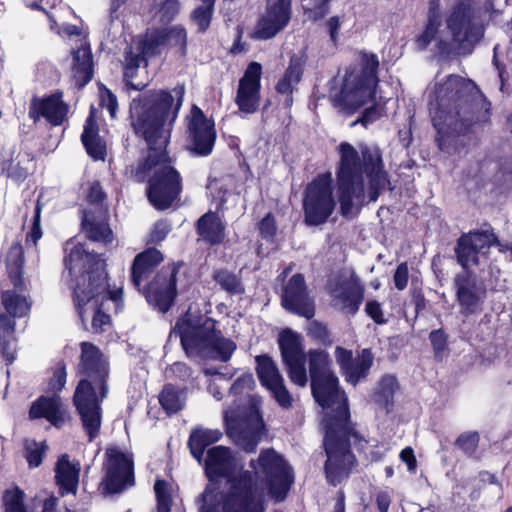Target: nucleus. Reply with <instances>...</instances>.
I'll return each mask as SVG.
<instances>
[{
	"instance_id": "nucleus-1",
	"label": "nucleus",
	"mask_w": 512,
	"mask_h": 512,
	"mask_svg": "<svg viewBox=\"0 0 512 512\" xmlns=\"http://www.w3.org/2000/svg\"><path fill=\"white\" fill-rule=\"evenodd\" d=\"M175 97L166 89L148 90L130 103V126L135 137L145 142L146 154L131 169L137 183H149L155 170L169 162L168 145L183 104L184 86L174 88Z\"/></svg>"
},
{
	"instance_id": "nucleus-2",
	"label": "nucleus",
	"mask_w": 512,
	"mask_h": 512,
	"mask_svg": "<svg viewBox=\"0 0 512 512\" xmlns=\"http://www.w3.org/2000/svg\"><path fill=\"white\" fill-rule=\"evenodd\" d=\"M316 403L325 411L322 418L324 429L323 448L326 454L324 474L331 486H338L348 479L358 461L351 445L367 443L351 420L348 397L339 385L336 375L310 383Z\"/></svg>"
},
{
	"instance_id": "nucleus-3",
	"label": "nucleus",
	"mask_w": 512,
	"mask_h": 512,
	"mask_svg": "<svg viewBox=\"0 0 512 512\" xmlns=\"http://www.w3.org/2000/svg\"><path fill=\"white\" fill-rule=\"evenodd\" d=\"M63 264L71 277L69 287L75 310L85 325L87 307L93 308L92 330L102 334L112 325L108 313L111 301L113 312L118 314L124 306L123 289H110L106 259L100 254L88 252L84 244L69 239L64 245Z\"/></svg>"
},
{
	"instance_id": "nucleus-4",
	"label": "nucleus",
	"mask_w": 512,
	"mask_h": 512,
	"mask_svg": "<svg viewBox=\"0 0 512 512\" xmlns=\"http://www.w3.org/2000/svg\"><path fill=\"white\" fill-rule=\"evenodd\" d=\"M498 11L493 0H458L449 11L441 29L438 5L432 1L425 28L415 38L417 50H425L435 43V52L442 60L453 61L469 55L484 37L485 29Z\"/></svg>"
},
{
	"instance_id": "nucleus-5",
	"label": "nucleus",
	"mask_w": 512,
	"mask_h": 512,
	"mask_svg": "<svg viewBox=\"0 0 512 512\" xmlns=\"http://www.w3.org/2000/svg\"><path fill=\"white\" fill-rule=\"evenodd\" d=\"M491 109V102L472 80L449 76L438 84L428 104L438 148L443 151L451 139L466 136L473 127L489 123Z\"/></svg>"
},
{
	"instance_id": "nucleus-6",
	"label": "nucleus",
	"mask_w": 512,
	"mask_h": 512,
	"mask_svg": "<svg viewBox=\"0 0 512 512\" xmlns=\"http://www.w3.org/2000/svg\"><path fill=\"white\" fill-rule=\"evenodd\" d=\"M492 247H496L502 254L512 252V244L500 241L490 224H484V228L463 232L456 239L454 258L462 271L454 276L453 289L460 314L464 317L483 311L487 289L483 283L477 282L471 269L478 267L481 260L487 261L490 258Z\"/></svg>"
},
{
	"instance_id": "nucleus-7",
	"label": "nucleus",
	"mask_w": 512,
	"mask_h": 512,
	"mask_svg": "<svg viewBox=\"0 0 512 512\" xmlns=\"http://www.w3.org/2000/svg\"><path fill=\"white\" fill-rule=\"evenodd\" d=\"M337 151L339 162L336 167L339 212L350 218L354 200L361 204L365 198L364 175L368 178V197L375 202L389 183L382 153L377 147L364 146L360 153L349 142H341Z\"/></svg>"
},
{
	"instance_id": "nucleus-8",
	"label": "nucleus",
	"mask_w": 512,
	"mask_h": 512,
	"mask_svg": "<svg viewBox=\"0 0 512 512\" xmlns=\"http://www.w3.org/2000/svg\"><path fill=\"white\" fill-rule=\"evenodd\" d=\"M80 349L77 372L83 378L77 383L72 401L83 430L92 442L100 434L103 413L101 404L109 393L110 366L94 343L83 341Z\"/></svg>"
},
{
	"instance_id": "nucleus-9",
	"label": "nucleus",
	"mask_w": 512,
	"mask_h": 512,
	"mask_svg": "<svg viewBox=\"0 0 512 512\" xmlns=\"http://www.w3.org/2000/svg\"><path fill=\"white\" fill-rule=\"evenodd\" d=\"M205 475L209 482L226 479L229 487L222 495V512H264V497L258 491L256 473L241 470L235 475V459L229 447L214 446L207 451Z\"/></svg>"
},
{
	"instance_id": "nucleus-10",
	"label": "nucleus",
	"mask_w": 512,
	"mask_h": 512,
	"mask_svg": "<svg viewBox=\"0 0 512 512\" xmlns=\"http://www.w3.org/2000/svg\"><path fill=\"white\" fill-rule=\"evenodd\" d=\"M219 322L200 309L190 308L180 315L171 329L179 337L188 358L207 360L217 358L228 362L237 349L236 343L223 335Z\"/></svg>"
},
{
	"instance_id": "nucleus-11",
	"label": "nucleus",
	"mask_w": 512,
	"mask_h": 512,
	"mask_svg": "<svg viewBox=\"0 0 512 512\" xmlns=\"http://www.w3.org/2000/svg\"><path fill=\"white\" fill-rule=\"evenodd\" d=\"M379 66H349L333 105L346 115H352L368 102L375 100L379 82Z\"/></svg>"
},
{
	"instance_id": "nucleus-12",
	"label": "nucleus",
	"mask_w": 512,
	"mask_h": 512,
	"mask_svg": "<svg viewBox=\"0 0 512 512\" xmlns=\"http://www.w3.org/2000/svg\"><path fill=\"white\" fill-rule=\"evenodd\" d=\"M335 208L332 173H320L307 184L303 192V221L309 227L321 226L329 220Z\"/></svg>"
},
{
	"instance_id": "nucleus-13",
	"label": "nucleus",
	"mask_w": 512,
	"mask_h": 512,
	"mask_svg": "<svg viewBox=\"0 0 512 512\" xmlns=\"http://www.w3.org/2000/svg\"><path fill=\"white\" fill-rule=\"evenodd\" d=\"M102 471L98 491L104 497L121 494L135 485L133 456L115 445L106 447Z\"/></svg>"
},
{
	"instance_id": "nucleus-14",
	"label": "nucleus",
	"mask_w": 512,
	"mask_h": 512,
	"mask_svg": "<svg viewBox=\"0 0 512 512\" xmlns=\"http://www.w3.org/2000/svg\"><path fill=\"white\" fill-rule=\"evenodd\" d=\"M251 471L257 474V468L263 474L270 495L276 500H284L294 482L292 468L273 448L260 451L258 458L249 461Z\"/></svg>"
},
{
	"instance_id": "nucleus-15",
	"label": "nucleus",
	"mask_w": 512,
	"mask_h": 512,
	"mask_svg": "<svg viewBox=\"0 0 512 512\" xmlns=\"http://www.w3.org/2000/svg\"><path fill=\"white\" fill-rule=\"evenodd\" d=\"M185 149L194 157H208L212 154L217 131L213 118H208L203 110L193 104L185 117Z\"/></svg>"
},
{
	"instance_id": "nucleus-16",
	"label": "nucleus",
	"mask_w": 512,
	"mask_h": 512,
	"mask_svg": "<svg viewBox=\"0 0 512 512\" xmlns=\"http://www.w3.org/2000/svg\"><path fill=\"white\" fill-rule=\"evenodd\" d=\"M183 189L180 172L170 164L162 165L153 173L146 187L150 204L159 211L166 210L179 199Z\"/></svg>"
},
{
	"instance_id": "nucleus-17",
	"label": "nucleus",
	"mask_w": 512,
	"mask_h": 512,
	"mask_svg": "<svg viewBox=\"0 0 512 512\" xmlns=\"http://www.w3.org/2000/svg\"><path fill=\"white\" fill-rule=\"evenodd\" d=\"M182 262L162 266L153 279L142 286L146 301L161 313L168 312L177 297V275Z\"/></svg>"
},
{
	"instance_id": "nucleus-18",
	"label": "nucleus",
	"mask_w": 512,
	"mask_h": 512,
	"mask_svg": "<svg viewBox=\"0 0 512 512\" xmlns=\"http://www.w3.org/2000/svg\"><path fill=\"white\" fill-rule=\"evenodd\" d=\"M278 345L290 381L297 386L304 387L308 378L305 367L306 355L303 351L301 336L292 329L285 328L279 334Z\"/></svg>"
},
{
	"instance_id": "nucleus-19",
	"label": "nucleus",
	"mask_w": 512,
	"mask_h": 512,
	"mask_svg": "<svg viewBox=\"0 0 512 512\" xmlns=\"http://www.w3.org/2000/svg\"><path fill=\"white\" fill-rule=\"evenodd\" d=\"M186 41L187 33L182 26H173L148 33L146 38L138 43L137 50L139 53L135 59H131L129 64L147 62L149 57L159 54L165 46L177 47L183 53Z\"/></svg>"
},
{
	"instance_id": "nucleus-20",
	"label": "nucleus",
	"mask_w": 512,
	"mask_h": 512,
	"mask_svg": "<svg viewBox=\"0 0 512 512\" xmlns=\"http://www.w3.org/2000/svg\"><path fill=\"white\" fill-rule=\"evenodd\" d=\"M282 307L295 315L312 319L315 315V304L302 273H295L282 288Z\"/></svg>"
},
{
	"instance_id": "nucleus-21",
	"label": "nucleus",
	"mask_w": 512,
	"mask_h": 512,
	"mask_svg": "<svg viewBox=\"0 0 512 512\" xmlns=\"http://www.w3.org/2000/svg\"><path fill=\"white\" fill-rule=\"evenodd\" d=\"M256 373L261 385L269 390L283 409L292 407L293 398L284 384V379L280 374L272 357L268 354L257 355L255 357Z\"/></svg>"
},
{
	"instance_id": "nucleus-22",
	"label": "nucleus",
	"mask_w": 512,
	"mask_h": 512,
	"mask_svg": "<svg viewBox=\"0 0 512 512\" xmlns=\"http://www.w3.org/2000/svg\"><path fill=\"white\" fill-rule=\"evenodd\" d=\"M68 104L63 100V92L55 91L52 94L39 97L33 96L29 103L28 117L37 124L42 118L51 126H61L67 119Z\"/></svg>"
},
{
	"instance_id": "nucleus-23",
	"label": "nucleus",
	"mask_w": 512,
	"mask_h": 512,
	"mask_svg": "<svg viewBox=\"0 0 512 512\" xmlns=\"http://www.w3.org/2000/svg\"><path fill=\"white\" fill-rule=\"evenodd\" d=\"M335 359L345 381L356 386L367 378L373 366L374 355L370 348H364L353 356V352L341 346L335 348Z\"/></svg>"
},
{
	"instance_id": "nucleus-24",
	"label": "nucleus",
	"mask_w": 512,
	"mask_h": 512,
	"mask_svg": "<svg viewBox=\"0 0 512 512\" xmlns=\"http://www.w3.org/2000/svg\"><path fill=\"white\" fill-rule=\"evenodd\" d=\"M263 66H247L240 78L235 97L239 111L245 114L255 113L261 100V78Z\"/></svg>"
},
{
	"instance_id": "nucleus-25",
	"label": "nucleus",
	"mask_w": 512,
	"mask_h": 512,
	"mask_svg": "<svg viewBox=\"0 0 512 512\" xmlns=\"http://www.w3.org/2000/svg\"><path fill=\"white\" fill-rule=\"evenodd\" d=\"M330 295L334 306L338 307L342 313L355 316L364 301L365 286L360 278L352 273L349 279L338 283L330 291Z\"/></svg>"
},
{
	"instance_id": "nucleus-26",
	"label": "nucleus",
	"mask_w": 512,
	"mask_h": 512,
	"mask_svg": "<svg viewBox=\"0 0 512 512\" xmlns=\"http://www.w3.org/2000/svg\"><path fill=\"white\" fill-rule=\"evenodd\" d=\"M291 18V0H267V9L254 32L258 39H270L287 26Z\"/></svg>"
},
{
	"instance_id": "nucleus-27",
	"label": "nucleus",
	"mask_w": 512,
	"mask_h": 512,
	"mask_svg": "<svg viewBox=\"0 0 512 512\" xmlns=\"http://www.w3.org/2000/svg\"><path fill=\"white\" fill-rule=\"evenodd\" d=\"M163 260L162 252L155 247L146 248L135 256L130 269V278L138 291H141L143 282L151 276Z\"/></svg>"
},
{
	"instance_id": "nucleus-28",
	"label": "nucleus",
	"mask_w": 512,
	"mask_h": 512,
	"mask_svg": "<svg viewBox=\"0 0 512 512\" xmlns=\"http://www.w3.org/2000/svg\"><path fill=\"white\" fill-rule=\"evenodd\" d=\"M29 419H46L54 427L63 426L65 419L61 410L60 398L57 395L51 397L41 395L34 400L28 411Z\"/></svg>"
},
{
	"instance_id": "nucleus-29",
	"label": "nucleus",
	"mask_w": 512,
	"mask_h": 512,
	"mask_svg": "<svg viewBox=\"0 0 512 512\" xmlns=\"http://www.w3.org/2000/svg\"><path fill=\"white\" fill-rule=\"evenodd\" d=\"M195 228L198 236L211 246L221 244L226 236L225 224L213 211L203 214L197 220Z\"/></svg>"
},
{
	"instance_id": "nucleus-30",
	"label": "nucleus",
	"mask_w": 512,
	"mask_h": 512,
	"mask_svg": "<svg viewBox=\"0 0 512 512\" xmlns=\"http://www.w3.org/2000/svg\"><path fill=\"white\" fill-rule=\"evenodd\" d=\"M80 469L71 464L68 455H62L56 464L55 481L59 488V494H75L79 483Z\"/></svg>"
},
{
	"instance_id": "nucleus-31",
	"label": "nucleus",
	"mask_w": 512,
	"mask_h": 512,
	"mask_svg": "<svg viewBox=\"0 0 512 512\" xmlns=\"http://www.w3.org/2000/svg\"><path fill=\"white\" fill-rule=\"evenodd\" d=\"M81 230L91 242H102L108 245L114 240L113 231L109 224L96 220L94 215L86 210L82 211Z\"/></svg>"
},
{
	"instance_id": "nucleus-32",
	"label": "nucleus",
	"mask_w": 512,
	"mask_h": 512,
	"mask_svg": "<svg viewBox=\"0 0 512 512\" xmlns=\"http://www.w3.org/2000/svg\"><path fill=\"white\" fill-rule=\"evenodd\" d=\"M222 438V432L218 429H194L188 439V447L191 455L201 461L206 448Z\"/></svg>"
},
{
	"instance_id": "nucleus-33",
	"label": "nucleus",
	"mask_w": 512,
	"mask_h": 512,
	"mask_svg": "<svg viewBox=\"0 0 512 512\" xmlns=\"http://www.w3.org/2000/svg\"><path fill=\"white\" fill-rule=\"evenodd\" d=\"M302 66H287L283 75L279 78L275 85V91L280 95H285V106L293 105V93L297 90V86L303 77Z\"/></svg>"
},
{
	"instance_id": "nucleus-34",
	"label": "nucleus",
	"mask_w": 512,
	"mask_h": 512,
	"mask_svg": "<svg viewBox=\"0 0 512 512\" xmlns=\"http://www.w3.org/2000/svg\"><path fill=\"white\" fill-rule=\"evenodd\" d=\"M308 363L310 383L335 375L330 369L331 359L329 354L324 350H310L308 352Z\"/></svg>"
},
{
	"instance_id": "nucleus-35",
	"label": "nucleus",
	"mask_w": 512,
	"mask_h": 512,
	"mask_svg": "<svg viewBox=\"0 0 512 512\" xmlns=\"http://www.w3.org/2000/svg\"><path fill=\"white\" fill-rule=\"evenodd\" d=\"M183 389L175 386L174 384L167 383L163 386L159 393V404L168 415H174L184 409L185 398L182 397Z\"/></svg>"
},
{
	"instance_id": "nucleus-36",
	"label": "nucleus",
	"mask_w": 512,
	"mask_h": 512,
	"mask_svg": "<svg viewBox=\"0 0 512 512\" xmlns=\"http://www.w3.org/2000/svg\"><path fill=\"white\" fill-rule=\"evenodd\" d=\"M213 280L220 289L230 296L242 295L245 293V286L239 275L226 268L215 270L212 275Z\"/></svg>"
},
{
	"instance_id": "nucleus-37",
	"label": "nucleus",
	"mask_w": 512,
	"mask_h": 512,
	"mask_svg": "<svg viewBox=\"0 0 512 512\" xmlns=\"http://www.w3.org/2000/svg\"><path fill=\"white\" fill-rule=\"evenodd\" d=\"M25 500L26 494L19 486L5 489L1 497L2 512H30Z\"/></svg>"
},
{
	"instance_id": "nucleus-38",
	"label": "nucleus",
	"mask_w": 512,
	"mask_h": 512,
	"mask_svg": "<svg viewBox=\"0 0 512 512\" xmlns=\"http://www.w3.org/2000/svg\"><path fill=\"white\" fill-rule=\"evenodd\" d=\"M1 302L5 311L11 316L22 318L30 311L27 299L16 290H6L1 293Z\"/></svg>"
},
{
	"instance_id": "nucleus-39",
	"label": "nucleus",
	"mask_w": 512,
	"mask_h": 512,
	"mask_svg": "<svg viewBox=\"0 0 512 512\" xmlns=\"http://www.w3.org/2000/svg\"><path fill=\"white\" fill-rule=\"evenodd\" d=\"M123 81L128 89L141 91L149 82L148 66H123Z\"/></svg>"
},
{
	"instance_id": "nucleus-40",
	"label": "nucleus",
	"mask_w": 512,
	"mask_h": 512,
	"mask_svg": "<svg viewBox=\"0 0 512 512\" xmlns=\"http://www.w3.org/2000/svg\"><path fill=\"white\" fill-rule=\"evenodd\" d=\"M202 1L203 3L196 7L191 14V20L200 33H204L208 30L213 17L215 4V0Z\"/></svg>"
},
{
	"instance_id": "nucleus-41",
	"label": "nucleus",
	"mask_w": 512,
	"mask_h": 512,
	"mask_svg": "<svg viewBox=\"0 0 512 512\" xmlns=\"http://www.w3.org/2000/svg\"><path fill=\"white\" fill-rule=\"evenodd\" d=\"M429 341L433 349L434 360L438 363L448 357L450 349L448 346V334L443 328L434 329L429 333Z\"/></svg>"
},
{
	"instance_id": "nucleus-42",
	"label": "nucleus",
	"mask_w": 512,
	"mask_h": 512,
	"mask_svg": "<svg viewBox=\"0 0 512 512\" xmlns=\"http://www.w3.org/2000/svg\"><path fill=\"white\" fill-rule=\"evenodd\" d=\"M0 169L2 175L18 184L24 182L29 175L28 169L22 165L21 161L12 157L1 160Z\"/></svg>"
},
{
	"instance_id": "nucleus-43",
	"label": "nucleus",
	"mask_w": 512,
	"mask_h": 512,
	"mask_svg": "<svg viewBox=\"0 0 512 512\" xmlns=\"http://www.w3.org/2000/svg\"><path fill=\"white\" fill-rule=\"evenodd\" d=\"M157 512H171L173 498L171 487L164 479H157L154 483Z\"/></svg>"
},
{
	"instance_id": "nucleus-44",
	"label": "nucleus",
	"mask_w": 512,
	"mask_h": 512,
	"mask_svg": "<svg viewBox=\"0 0 512 512\" xmlns=\"http://www.w3.org/2000/svg\"><path fill=\"white\" fill-rule=\"evenodd\" d=\"M218 487L208 484L197 497L199 512H217L219 507Z\"/></svg>"
},
{
	"instance_id": "nucleus-45",
	"label": "nucleus",
	"mask_w": 512,
	"mask_h": 512,
	"mask_svg": "<svg viewBox=\"0 0 512 512\" xmlns=\"http://www.w3.org/2000/svg\"><path fill=\"white\" fill-rule=\"evenodd\" d=\"M46 449L45 442L38 443L36 440H25L24 457L30 468H37L42 464Z\"/></svg>"
},
{
	"instance_id": "nucleus-46",
	"label": "nucleus",
	"mask_w": 512,
	"mask_h": 512,
	"mask_svg": "<svg viewBox=\"0 0 512 512\" xmlns=\"http://www.w3.org/2000/svg\"><path fill=\"white\" fill-rule=\"evenodd\" d=\"M480 443V435L477 431L461 433L454 442L456 448L461 450L467 457L475 455Z\"/></svg>"
},
{
	"instance_id": "nucleus-47",
	"label": "nucleus",
	"mask_w": 512,
	"mask_h": 512,
	"mask_svg": "<svg viewBox=\"0 0 512 512\" xmlns=\"http://www.w3.org/2000/svg\"><path fill=\"white\" fill-rule=\"evenodd\" d=\"M261 430L259 428L240 429L237 433L238 441L246 453H254L261 441Z\"/></svg>"
},
{
	"instance_id": "nucleus-48",
	"label": "nucleus",
	"mask_w": 512,
	"mask_h": 512,
	"mask_svg": "<svg viewBox=\"0 0 512 512\" xmlns=\"http://www.w3.org/2000/svg\"><path fill=\"white\" fill-rule=\"evenodd\" d=\"M384 116H386L385 106L373 103L370 107H367L362 111L361 115L352 122L351 126L353 127L356 124H361L364 128H367L369 125L375 123Z\"/></svg>"
},
{
	"instance_id": "nucleus-49",
	"label": "nucleus",
	"mask_w": 512,
	"mask_h": 512,
	"mask_svg": "<svg viewBox=\"0 0 512 512\" xmlns=\"http://www.w3.org/2000/svg\"><path fill=\"white\" fill-rule=\"evenodd\" d=\"M66 381H67L66 363L64 360H60L57 362V364L53 370V375L48 381L47 392H51L54 395H57L65 387Z\"/></svg>"
},
{
	"instance_id": "nucleus-50",
	"label": "nucleus",
	"mask_w": 512,
	"mask_h": 512,
	"mask_svg": "<svg viewBox=\"0 0 512 512\" xmlns=\"http://www.w3.org/2000/svg\"><path fill=\"white\" fill-rule=\"evenodd\" d=\"M82 144L86 150V153L94 161L105 160L107 155V148L105 141L101 137L83 141Z\"/></svg>"
},
{
	"instance_id": "nucleus-51",
	"label": "nucleus",
	"mask_w": 512,
	"mask_h": 512,
	"mask_svg": "<svg viewBox=\"0 0 512 512\" xmlns=\"http://www.w3.org/2000/svg\"><path fill=\"white\" fill-rule=\"evenodd\" d=\"M15 318L16 317L11 316L7 312L0 314V330L4 334V336L0 335V350L3 354H6L8 347V341L5 339V336H11L15 332Z\"/></svg>"
},
{
	"instance_id": "nucleus-52",
	"label": "nucleus",
	"mask_w": 512,
	"mask_h": 512,
	"mask_svg": "<svg viewBox=\"0 0 512 512\" xmlns=\"http://www.w3.org/2000/svg\"><path fill=\"white\" fill-rule=\"evenodd\" d=\"M94 76V66H72V78L78 90L83 89Z\"/></svg>"
},
{
	"instance_id": "nucleus-53",
	"label": "nucleus",
	"mask_w": 512,
	"mask_h": 512,
	"mask_svg": "<svg viewBox=\"0 0 512 512\" xmlns=\"http://www.w3.org/2000/svg\"><path fill=\"white\" fill-rule=\"evenodd\" d=\"M259 234L266 241H273L276 233V221L271 212L267 213L258 223Z\"/></svg>"
},
{
	"instance_id": "nucleus-54",
	"label": "nucleus",
	"mask_w": 512,
	"mask_h": 512,
	"mask_svg": "<svg viewBox=\"0 0 512 512\" xmlns=\"http://www.w3.org/2000/svg\"><path fill=\"white\" fill-rule=\"evenodd\" d=\"M42 208H43V205L40 203L39 200H37L35 207H34L31 230L26 235L27 242L31 241L34 244H36L37 241L42 237V229H41V225H40Z\"/></svg>"
},
{
	"instance_id": "nucleus-55",
	"label": "nucleus",
	"mask_w": 512,
	"mask_h": 512,
	"mask_svg": "<svg viewBox=\"0 0 512 512\" xmlns=\"http://www.w3.org/2000/svg\"><path fill=\"white\" fill-rule=\"evenodd\" d=\"M331 0H310L309 4L305 7V13L309 19L314 21L322 19L329 12V2Z\"/></svg>"
},
{
	"instance_id": "nucleus-56",
	"label": "nucleus",
	"mask_w": 512,
	"mask_h": 512,
	"mask_svg": "<svg viewBox=\"0 0 512 512\" xmlns=\"http://www.w3.org/2000/svg\"><path fill=\"white\" fill-rule=\"evenodd\" d=\"M101 107H106L110 113V116L114 118L118 110V100L116 95L108 89L105 85L101 84L99 87Z\"/></svg>"
},
{
	"instance_id": "nucleus-57",
	"label": "nucleus",
	"mask_w": 512,
	"mask_h": 512,
	"mask_svg": "<svg viewBox=\"0 0 512 512\" xmlns=\"http://www.w3.org/2000/svg\"><path fill=\"white\" fill-rule=\"evenodd\" d=\"M100 138L99 126L95 116V109L91 107L88 117L85 120L83 132L81 134V142Z\"/></svg>"
},
{
	"instance_id": "nucleus-58",
	"label": "nucleus",
	"mask_w": 512,
	"mask_h": 512,
	"mask_svg": "<svg viewBox=\"0 0 512 512\" xmlns=\"http://www.w3.org/2000/svg\"><path fill=\"white\" fill-rule=\"evenodd\" d=\"M254 387L255 381L252 373H244L233 382L230 393L237 396L243 394L246 390H252Z\"/></svg>"
},
{
	"instance_id": "nucleus-59",
	"label": "nucleus",
	"mask_w": 512,
	"mask_h": 512,
	"mask_svg": "<svg viewBox=\"0 0 512 512\" xmlns=\"http://www.w3.org/2000/svg\"><path fill=\"white\" fill-rule=\"evenodd\" d=\"M73 64H93V55L86 39L83 38L80 46L72 50Z\"/></svg>"
},
{
	"instance_id": "nucleus-60",
	"label": "nucleus",
	"mask_w": 512,
	"mask_h": 512,
	"mask_svg": "<svg viewBox=\"0 0 512 512\" xmlns=\"http://www.w3.org/2000/svg\"><path fill=\"white\" fill-rule=\"evenodd\" d=\"M170 377L187 382L192 376V369L184 362H174L167 368Z\"/></svg>"
},
{
	"instance_id": "nucleus-61",
	"label": "nucleus",
	"mask_w": 512,
	"mask_h": 512,
	"mask_svg": "<svg viewBox=\"0 0 512 512\" xmlns=\"http://www.w3.org/2000/svg\"><path fill=\"white\" fill-rule=\"evenodd\" d=\"M399 389L398 380L393 375H384L380 380V393L386 401L393 399L395 392Z\"/></svg>"
},
{
	"instance_id": "nucleus-62",
	"label": "nucleus",
	"mask_w": 512,
	"mask_h": 512,
	"mask_svg": "<svg viewBox=\"0 0 512 512\" xmlns=\"http://www.w3.org/2000/svg\"><path fill=\"white\" fill-rule=\"evenodd\" d=\"M365 312L378 325H383L387 322L381 304L377 300L367 301Z\"/></svg>"
},
{
	"instance_id": "nucleus-63",
	"label": "nucleus",
	"mask_w": 512,
	"mask_h": 512,
	"mask_svg": "<svg viewBox=\"0 0 512 512\" xmlns=\"http://www.w3.org/2000/svg\"><path fill=\"white\" fill-rule=\"evenodd\" d=\"M409 280V268L407 262L400 263L393 275L394 286L397 290L402 291L407 287Z\"/></svg>"
},
{
	"instance_id": "nucleus-64",
	"label": "nucleus",
	"mask_w": 512,
	"mask_h": 512,
	"mask_svg": "<svg viewBox=\"0 0 512 512\" xmlns=\"http://www.w3.org/2000/svg\"><path fill=\"white\" fill-rule=\"evenodd\" d=\"M106 197L107 195L104 192L101 183L99 181H95L89 187L86 199L90 204H102Z\"/></svg>"
}]
</instances>
